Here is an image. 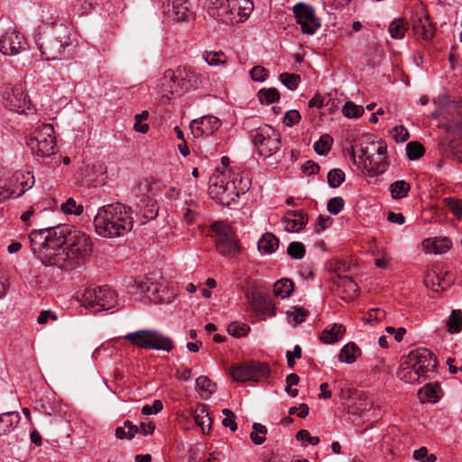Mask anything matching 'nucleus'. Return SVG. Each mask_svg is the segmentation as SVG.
Masks as SVG:
<instances>
[{"mask_svg": "<svg viewBox=\"0 0 462 462\" xmlns=\"http://www.w3.org/2000/svg\"><path fill=\"white\" fill-rule=\"evenodd\" d=\"M445 207L451 211L455 217L460 218L462 217V201L455 198L444 199Z\"/></svg>", "mask_w": 462, "mask_h": 462, "instance_id": "3c124183", "label": "nucleus"}, {"mask_svg": "<svg viewBox=\"0 0 462 462\" xmlns=\"http://www.w3.org/2000/svg\"><path fill=\"white\" fill-rule=\"evenodd\" d=\"M346 333V327L342 324L335 323L330 328L322 331L319 339L324 344H332L343 337Z\"/></svg>", "mask_w": 462, "mask_h": 462, "instance_id": "c756f323", "label": "nucleus"}, {"mask_svg": "<svg viewBox=\"0 0 462 462\" xmlns=\"http://www.w3.org/2000/svg\"><path fill=\"white\" fill-rule=\"evenodd\" d=\"M27 146L33 154L47 157L55 153L56 138L51 124L39 125L27 140Z\"/></svg>", "mask_w": 462, "mask_h": 462, "instance_id": "423d86ee", "label": "nucleus"}, {"mask_svg": "<svg viewBox=\"0 0 462 462\" xmlns=\"http://www.w3.org/2000/svg\"><path fill=\"white\" fill-rule=\"evenodd\" d=\"M296 439L298 440H306L309 444L311 445H318L319 443V438L310 436L307 430H300L298 431L296 434Z\"/></svg>", "mask_w": 462, "mask_h": 462, "instance_id": "680f3d73", "label": "nucleus"}, {"mask_svg": "<svg viewBox=\"0 0 462 462\" xmlns=\"http://www.w3.org/2000/svg\"><path fill=\"white\" fill-rule=\"evenodd\" d=\"M275 312V304L271 300L262 297V316L273 317Z\"/></svg>", "mask_w": 462, "mask_h": 462, "instance_id": "bf43d9fd", "label": "nucleus"}, {"mask_svg": "<svg viewBox=\"0 0 462 462\" xmlns=\"http://www.w3.org/2000/svg\"><path fill=\"white\" fill-rule=\"evenodd\" d=\"M359 160L373 175H380L387 169V146L383 143H368L360 147Z\"/></svg>", "mask_w": 462, "mask_h": 462, "instance_id": "39448f33", "label": "nucleus"}, {"mask_svg": "<svg viewBox=\"0 0 462 462\" xmlns=\"http://www.w3.org/2000/svg\"><path fill=\"white\" fill-rule=\"evenodd\" d=\"M60 210L65 215L80 216L84 211V207L74 198H69L60 205Z\"/></svg>", "mask_w": 462, "mask_h": 462, "instance_id": "e433bc0d", "label": "nucleus"}, {"mask_svg": "<svg viewBox=\"0 0 462 462\" xmlns=\"http://www.w3.org/2000/svg\"><path fill=\"white\" fill-rule=\"evenodd\" d=\"M246 310L251 312L252 321L260 319V288L256 282L248 281L245 287Z\"/></svg>", "mask_w": 462, "mask_h": 462, "instance_id": "a211bd4d", "label": "nucleus"}, {"mask_svg": "<svg viewBox=\"0 0 462 462\" xmlns=\"http://www.w3.org/2000/svg\"><path fill=\"white\" fill-rule=\"evenodd\" d=\"M362 354L360 347L354 342L345 345L339 354L338 360L341 363L353 364Z\"/></svg>", "mask_w": 462, "mask_h": 462, "instance_id": "2f4dec72", "label": "nucleus"}, {"mask_svg": "<svg viewBox=\"0 0 462 462\" xmlns=\"http://www.w3.org/2000/svg\"><path fill=\"white\" fill-rule=\"evenodd\" d=\"M411 365L407 358L403 357L397 371L398 378L407 383H414L421 376L415 367Z\"/></svg>", "mask_w": 462, "mask_h": 462, "instance_id": "cd10ccee", "label": "nucleus"}, {"mask_svg": "<svg viewBox=\"0 0 462 462\" xmlns=\"http://www.w3.org/2000/svg\"><path fill=\"white\" fill-rule=\"evenodd\" d=\"M133 289L134 290L133 293L138 298L148 299L149 300H155V294L159 291L158 284L150 278L135 281V285Z\"/></svg>", "mask_w": 462, "mask_h": 462, "instance_id": "5701e85b", "label": "nucleus"}, {"mask_svg": "<svg viewBox=\"0 0 462 462\" xmlns=\"http://www.w3.org/2000/svg\"><path fill=\"white\" fill-rule=\"evenodd\" d=\"M412 30L417 36L425 41L431 39L435 32L434 26L423 10L412 18Z\"/></svg>", "mask_w": 462, "mask_h": 462, "instance_id": "aec40b11", "label": "nucleus"}, {"mask_svg": "<svg viewBox=\"0 0 462 462\" xmlns=\"http://www.w3.org/2000/svg\"><path fill=\"white\" fill-rule=\"evenodd\" d=\"M301 116L296 109L290 110L285 113L283 117V123L287 126H293L300 123Z\"/></svg>", "mask_w": 462, "mask_h": 462, "instance_id": "4d7b16f0", "label": "nucleus"}, {"mask_svg": "<svg viewBox=\"0 0 462 462\" xmlns=\"http://www.w3.org/2000/svg\"><path fill=\"white\" fill-rule=\"evenodd\" d=\"M162 12L174 22H182L192 16L189 0H158Z\"/></svg>", "mask_w": 462, "mask_h": 462, "instance_id": "f8f14e48", "label": "nucleus"}, {"mask_svg": "<svg viewBox=\"0 0 462 462\" xmlns=\"http://www.w3.org/2000/svg\"><path fill=\"white\" fill-rule=\"evenodd\" d=\"M439 390V384L428 383L420 391V393L424 394L427 401L435 402L439 399L438 393Z\"/></svg>", "mask_w": 462, "mask_h": 462, "instance_id": "603ef678", "label": "nucleus"}, {"mask_svg": "<svg viewBox=\"0 0 462 462\" xmlns=\"http://www.w3.org/2000/svg\"><path fill=\"white\" fill-rule=\"evenodd\" d=\"M424 147L418 142H411L406 146V153L410 160H417L424 154Z\"/></svg>", "mask_w": 462, "mask_h": 462, "instance_id": "09e8293b", "label": "nucleus"}, {"mask_svg": "<svg viewBox=\"0 0 462 462\" xmlns=\"http://www.w3.org/2000/svg\"><path fill=\"white\" fill-rule=\"evenodd\" d=\"M70 46L69 39L64 42L51 40L40 46L42 57L46 60H57L65 55L67 48Z\"/></svg>", "mask_w": 462, "mask_h": 462, "instance_id": "6ab92c4d", "label": "nucleus"}, {"mask_svg": "<svg viewBox=\"0 0 462 462\" xmlns=\"http://www.w3.org/2000/svg\"><path fill=\"white\" fill-rule=\"evenodd\" d=\"M408 30V23L402 18L393 20L389 25V33L393 39H402Z\"/></svg>", "mask_w": 462, "mask_h": 462, "instance_id": "4c0bfd02", "label": "nucleus"}, {"mask_svg": "<svg viewBox=\"0 0 462 462\" xmlns=\"http://www.w3.org/2000/svg\"><path fill=\"white\" fill-rule=\"evenodd\" d=\"M305 253V247L300 242H291L287 248V254L293 259H302Z\"/></svg>", "mask_w": 462, "mask_h": 462, "instance_id": "864d4df0", "label": "nucleus"}, {"mask_svg": "<svg viewBox=\"0 0 462 462\" xmlns=\"http://www.w3.org/2000/svg\"><path fill=\"white\" fill-rule=\"evenodd\" d=\"M293 14L303 33L312 35L320 27L319 20L311 6L298 3L293 6Z\"/></svg>", "mask_w": 462, "mask_h": 462, "instance_id": "9d476101", "label": "nucleus"}, {"mask_svg": "<svg viewBox=\"0 0 462 462\" xmlns=\"http://www.w3.org/2000/svg\"><path fill=\"white\" fill-rule=\"evenodd\" d=\"M57 316L51 310H42L37 317V322L39 324H47L49 319L57 320Z\"/></svg>", "mask_w": 462, "mask_h": 462, "instance_id": "338daca9", "label": "nucleus"}, {"mask_svg": "<svg viewBox=\"0 0 462 462\" xmlns=\"http://www.w3.org/2000/svg\"><path fill=\"white\" fill-rule=\"evenodd\" d=\"M226 330L230 336L240 338L248 334L250 331V327L245 323L234 321L227 326Z\"/></svg>", "mask_w": 462, "mask_h": 462, "instance_id": "37998d69", "label": "nucleus"}, {"mask_svg": "<svg viewBox=\"0 0 462 462\" xmlns=\"http://www.w3.org/2000/svg\"><path fill=\"white\" fill-rule=\"evenodd\" d=\"M31 250L46 266L68 270L92 251L89 236L68 225L34 229L29 236Z\"/></svg>", "mask_w": 462, "mask_h": 462, "instance_id": "f257e3e1", "label": "nucleus"}, {"mask_svg": "<svg viewBox=\"0 0 462 462\" xmlns=\"http://www.w3.org/2000/svg\"><path fill=\"white\" fill-rule=\"evenodd\" d=\"M82 301L86 307L97 308V311H101L115 307L117 297L107 286L89 287L82 294Z\"/></svg>", "mask_w": 462, "mask_h": 462, "instance_id": "6e6552de", "label": "nucleus"}, {"mask_svg": "<svg viewBox=\"0 0 462 462\" xmlns=\"http://www.w3.org/2000/svg\"><path fill=\"white\" fill-rule=\"evenodd\" d=\"M284 228L288 232H299L307 224L306 215L302 211L290 210L283 220Z\"/></svg>", "mask_w": 462, "mask_h": 462, "instance_id": "393cba45", "label": "nucleus"}, {"mask_svg": "<svg viewBox=\"0 0 462 462\" xmlns=\"http://www.w3.org/2000/svg\"><path fill=\"white\" fill-rule=\"evenodd\" d=\"M337 293L345 300H351L358 293V285L348 276L338 277Z\"/></svg>", "mask_w": 462, "mask_h": 462, "instance_id": "a878e982", "label": "nucleus"}, {"mask_svg": "<svg viewBox=\"0 0 462 462\" xmlns=\"http://www.w3.org/2000/svg\"><path fill=\"white\" fill-rule=\"evenodd\" d=\"M230 376L238 382L254 381L260 379V368L254 361L245 362L229 369Z\"/></svg>", "mask_w": 462, "mask_h": 462, "instance_id": "f3484780", "label": "nucleus"}, {"mask_svg": "<svg viewBox=\"0 0 462 462\" xmlns=\"http://www.w3.org/2000/svg\"><path fill=\"white\" fill-rule=\"evenodd\" d=\"M448 129L462 140V110H459L449 123Z\"/></svg>", "mask_w": 462, "mask_h": 462, "instance_id": "5fc2aeb1", "label": "nucleus"}, {"mask_svg": "<svg viewBox=\"0 0 462 462\" xmlns=\"http://www.w3.org/2000/svg\"><path fill=\"white\" fill-rule=\"evenodd\" d=\"M345 180V173L340 169H333L328 173V183L331 188L339 187Z\"/></svg>", "mask_w": 462, "mask_h": 462, "instance_id": "8fccbe9b", "label": "nucleus"}, {"mask_svg": "<svg viewBox=\"0 0 462 462\" xmlns=\"http://www.w3.org/2000/svg\"><path fill=\"white\" fill-rule=\"evenodd\" d=\"M280 79L281 82L284 86H286L290 90H295L298 88L299 83L300 82V75L294 73H282L280 75Z\"/></svg>", "mask_w": 462, "mask_h": 462, "instance_id": "de8ad7c7", "label": "nucleus"}, {"mask_svg": "<svg viewBox=\"0 0 462 462\" xmlns=\"http://www.w3.org/2000/svg\"><path fill=\"white\" fill-rule=\"evenodd\" d=\"M210 228L217 252L226 256L235 255L239 247L232 227L225 221H216Z\"/></svg>", "mask_w": 462, "mask_h": 462, "instance_id": "0eeeda50", "label": "nucleus"}, {"mask_svg": "<svg viewBox=\"0 0 462 462\" xmlns=\"http://www.w3.org/2000/svg\"><path fill=\"white\" fill-rule=\"evenodd\" d=\"M422 246L426 253L441 254L450 250L452 241L447 236L430 237L423 240Z\"/></svg>", "mask_w": 462, "mask_h": 462, "instance_id": "4be33fe9", "label": "nucleus"}, {"mask_svg": "<svg viewBox=\"0 0 462 462\" xmlns=\"http://www.w3.org/2000/svg\"><path fill=\"white\" fill-rule=\"evenodd\" d=\"M137 432V426L126 420L123 426L116 429V437L119 439H132Z\"/></svg>", "mask_w": 462, "mask_h": 462, "instance_id": "a19ab883", "label": "nucleus"}, {"mask_svg": "<svg viewBox=\"0 0 462 462\" xmlns=\"http://www.w3.org/2000/svg\"><path fill=\"white\" fill-rule=\"evenodd\" d=\"M193 420L203 434H209L213 419L209 414V408L206 404H197L191 409Z\"/></svg>", "mask_w": 462, "mask_h": 462, "instance_id": "412c9836", "label": "nucleus"}, {"mask_svg": "<svg viewBox=\"0 0 462 462\" xmlns=\"http://www.w3.org/2000/svg\"><path fill=\"white\" fill-rule=\"evenodd\" d=\"M366 316L367 322H370L372 320H381L385 317V312L384 310L378 308L371 309L370 310H368Z\"/></svg>", "mask_w": 462, "mask_h": 462, "instance_id": "69168bd1", "label": "nucleus"}, {"mask_svg": "<svg viewBox=\"0 0 462 462\" xmlns=\"http://www.w3.org/2000/svg\"><path fill=\"white\" fill-rule=\"evenodd\" d=\"M281 147L279 134L273 131V136L263 137L262 134V157H269L276 153Z\"/></svg>", "mask_w": 462, "mask_h": 462, "instance_id": "473e14b6", "label": "nucleus"}, {"mask_svg": "<svg viewBox=\"0 0 462 462\" xmlns=\"http://www.w3.org/2000/svg\"><path fill=\"white\" fill-rule=\"evenodd\" d=\"M20 420L21 417L17 411H8L0 414V437L13 432Z\"/></svg>", "mask_w": 462, "mask_h": 462, "instance_id": "bb28decb", "label": "nucleus"}, {"mask_svg": "<svg viewBox=\"0 0 462 462\" xmlns=\"http://www.w3.org/2000/svg\"><path fill=\"white\" fill-rule=\"evenodd\" d=\"M196 389L200 396L204 399L209 398L216 391V384L204 375L196 379Z\"/></svg>", "mask_w": 462, "mask_h": 462, "instance_id": "72a5a7b5", "label": "nucleus"}, {"mask_svg": "<svg viewBox=\"0 0 462 462\" xmlns=\"http://www.w3.org/2000/svg\"><path fill=\"white\" fill-rule=\"evenodd\" d=\"M230 7L231 0H207L205 4L208 15L225 24L234 21V13L230 12Z\"/></svg>", "mask_w": 462, "mask_h": 462, "instance_id": "4468645a", "label": "nucleus"}, {"mask_svg": "<svg viewBox=\"0 0 462 462\" xmlns=\"http://www.w3.org/2000/svg\"><path fill=\"white\" fill-rule=\"evenodd\" d=\"M405 357L421 376H426L429 372H433L437 364L433 354L426 348L412 350Z\"/></svg>", "mask_w": 462, "mask_h": 462, "instance_id": "9b49d317", "label": "nucleus"}, {"mask_svg": "<svg viewBox=\"0 0 462 462\" xmlns=\"http://www.w3.org/2000/svg\"><path fill=\"white\" fill-rule=\"evenodd\" d=\"M294 289V283L291 280L283 278L278 280L273 284V293L276 296L281 297L282 299L288 298L291 296Z\"/></svg>", "mask_w": 462, "mask_h": 462, "instance_id": "f704fd0d", "label": "nucleus"}, {"mask_svg": "<svg viewBox=\"0 0 462 462\" xmlns=\"http://www.w3.org/2000/svg\"><path fill=\"white\" fill-rule=\"evenodd\" d=\"M23 180L20 182L22 190L15 195L16 198L21 197L27 189H31L34 183L33 176H32L30 172H27L26 175L23 174Z\"/></svg>", "mask_w": 462, "mask_h": 462, "instance_id": "e2e57ef3", "label": "nucleus"}, {"mask_svg": "<svg viewBox=\"0 0 462 462\" xmlns=\"http://www.w3.org/2000/svg\"><path fill=\"white\" fill-rule=\"evenodd\" d=\"M308 311L298 306L292 307L287 311V319L290 324L298 325L306 319Z\"/></svg>", "mask_w": 462, "mask_h": 462, "instance_id": "79ce46f5", "label": "nucleus"}, {"mask_svg": "<svg viewBox=\"0 0 462 462\" xmlns=\"http://www.w3.org/2000/svg\"><path fill=\"white\" fill-rule=\"evenodd\" d=\"M133 213L131 207L119 202L99 208L94 218L97 234L107 238L125 236L133 229Z\"/></svg>", "mask_w": 462, "mask_h": 462, "instance_id": "f03ea898", "label": "nucleus"}, {"mask_svg": "<svg viewBox=\"0 0 462 462\" xmlns=\"http://www.w3.org/2000/svg\"><path fill=\"white\" fill-rule=\"evenodd\" d=\"M449 147L452 150L453 155L462 162V140L460 141H451L449 143Z\"/></svg>", "mask_w": 462, "mask_h": 462, "instance_id": "774afa93", "label": "nucleus"}, {"mask_svg": "<svg viewBox=\"0 0 462 462\" xmlns=\"http://www.w3.org/2000/svg\"><path fill=\"white\" fill-rule=\"evenodd\" d=\"M280 240L273 233L266 232L262 235V252L267 254L274 253L279 247Z\"/></svg>", "mask_w": 462, "mask_h": 462, "instance_id": "c9c22d12", "label": "nucleus"}, {"mask_svg": "<svg viewBox=\"0 0 462 462\" xmlns=\"http://www.w3.org/2000/svg\"><path fill=\"white\" fill-rule=\"evenodd\" d=\"M221 125L220 120L214 116H203L190 122V132L195 138L213 134Z\"/></svg>", "mask_w": 462, "mask_h": 462, "instance_id": "2eb2a0df", "label": "nucleus"}, {"mask_svg": "<svg viewBox=\"0 0 462 462\" xmlns=\"http://www.w3.org/2000/svg\"><path fill=\"white\" fill-rule=\"evenodd\" d=\"M199 75L186 67L168 69L160 80V93L167 99L175 98L198 88Z\"/></svg>", "mask_w": 462, "mask_h": 462, "instance_id": "7ed1b4c3", "label": "nucleus"}, {"mask_svg": "<svg viewBox=\"0 0 462 462\" xmlns=\"http://www.w3.org/2000/svg\"><path fill=\"white\" fill-rule=\"evenodd\" d=\"M253 10L254 5L251 0H231L230 12L234 13V21L230 24L244 22Z\"/></svg>", "mask_w": 462, "mask_h": 462, "instance_id": "b1692460", "label": "nucleus"}, {"mask_svg": "<svg viewBox=\"0 0 462 462\" xmlns=\"http://www.w3.org/2000/svg\"><path fill=\"white\" fill-rule=\"evenodd\" d=\"M450 333L459 332L462 328V314L459 310H453L447 323Z\"/></svg>", "mask_w": 462, "mask_h": 462, "instance_id": "49530a36", "label": "nucleus"}, {"mask_svg": "<svg viewBox=\"0 0 462 462\" xmlns=\"http://www.w3.org/2000/svg\"><path fill=\"white\" fill-rule=\"evenodd\" d=\"M25 45L24 37L16 30L7 32L0 38V51L5 55H17Z\"/></svg>", "mask_w": 462, "mask_h": 462, "instance_id": "dca6fc26", "label": "nucleus"}, {"mask_svg": "<svg viewBox=\"0 0 462 462\" xmlns=\"http://www.w3.org/2000/svg\"><path fill=\"white\" fill-rule=\"evenodd\" d=\"M202 58L207 62V64L209 66H219V65L226 64V56L221 51H205L202 53Z\"/></svg>", "mask_w": 462, "mask_h": 462, "instance_id": "ea45409f", "label": "nucleus"}, {"mask_svg": "<svg viewBox=\"0 0 462 462\" xmlns=\"http://www.w3.org/2000/svg\"><path fill=\"white\" fill-rule=\"evenodd\" d=\"M242 182L238 175L231 173L229 171L215 175L211 179L209 186V194L224 206H231L237 202L239 195L245 193V188H237L236 182Z\"/></svg>", "mask_w": 462, "mask_h": 462, "instance_id": "20e7f679", "label": "nucleus"}, {"mask_svg": "<svg viewBox=\"0 0 462 462\" xmlns=\"http://www.w3.org/2000/svg\"><path fill=\"white\" fill-rule=\"evenodd\" d=\"M183 212V221L189 226L195 221L197 211L194 206H187Z\"/></svg>", "mask_w": 462, "mask_h": 462, "instance_id": "0e129e2a", "label": "nucleus"}, {"mask_svg": "<svg viewBox=\"0 0 462 462\" xmlns=\"http://www.w3.org/2000/svg\"><path fill=\"white\" fill-rule=\"evenodd\" d=\"M332 138L328 134H323L320 138L314 143V150L319 155L327 154L332 145Z\"/></svg>", "mask_w": 462, "mask_h": 462, "instance_id": "a18cd8bd", "label": "nucleus"}, {"mask_svg": "<svg viewBox=\"0 0 462 462\" xmlns=\"http://www.w3.org/2000/svg\"><path fill=\"white\" fill-rule=\"evenodd\" d=\"M411 185L405 180H396L390 185V191L393 199H401L408 195Z\"/></svg>", "mask_w": 462, "mask_h": 462, "instance_id": "58836bf2", "label": "nucleus"}, {"mask_svg": "<svg viewBox=\"0 0 462 462\" xmlns=\"http://www.w3.org/2000/svg\"><path fill=\"white\" fill-rule=\"evenodd\" d=\"M151 332L149 329L137 330L126 334L124 338L139 348L150 349Z\"/></svg>", "mask_w": 462, "mask_h": 462, "instance_id": "c85d7f7f", "label": "nucleus"}, {"mask_svg": "<svg viewBox=\"0 0 462 462\" xmlns=\"http://www.w3.org/2000/svg\"><path fill=\"white\" fill-rule=\"evenodd\" d=\"M150 342V349L170 352L173 348L172 340L157 330H152Z\"/></svg>", "mask_w": 462, "mask_h": 462, "instance_id": "7c9ffc66", "label": "nucleus"}, {"mask_svg": "<svg viewBox=\"0 0 462 462\" xmlns=\"http://www.w3.org/2000/svg\"><path fill=\"white\" fill-rule=\"evenodd\" d=\"M150 189L148 181H143L139 184L138 190L143 195L139 202L135 203V215L136 217L142 216L143 219L140 220L141 224L148 220L153 219L157 216L158 208L155 201L150 197L146 196Z\"/></svg>", "mask_w": 462, "mask_h": 462, "instance_id": "ddd939ff", "label": "nucleus"}, {"mask_svg": "<svg viewBox=\"0 0 462 462\" xmlns=\"http://www.w3.org/2000/svg\"><path fill=\"white\" fill-rule=\"evenodd\" d=\"M262 95L267 103H274L280 99V93L275 88H262Z\"/></svg>", "mask_w": 462, "mask_h": 462, "instance_id": "13d9d810", "label": "nucleus"}, {"mask_svg": "<svg viewBox=\"0 0 462 462\" xmlns=\"http://www.w3.org/2000/svg\"><path fill=\"white\" fill-rule=\"evenodd\" d=\"M163 408L162 402L160 400H156L153 402L152 405H144L142 408V413L143 415H152L156 414L161 411Z\"/></svg>", "mask_w": 462, "mask_h": 462, "instance_id": "052dcab7", "label": "nucleus"}, {"mask_svg": "<svg viewBox=\"0 0 462 462\" xmlns=\"http://www.w3.org/2000/svg\"><path fill=\"white\" fill-rule=\"evenodd\" d=\"M342 114L347 118H357L364 114V107L347 101L342 107Z\"/></svg>", "mask_w": 462, "mask_h": 462, "instance_id": "c03bdc74", "label": "nucleus"}, {"mask_svg": "<svg viewBox=\"0 0 462 462\" xmlns=\"http://www.w3.org/2000/svg\"><path fill=\"white\" fill-rule=\"evenodd\" d=\"M345 206V201L341 197H334L330 199L327 205L328 211L332 215L340 213Z\"/></svg>", "mask_w": 462, "mask_h": 462, "instance_id": "6e6d98bb", "label": "nucleus"}, {"mask_svg": "<svg viewBox=\"0 0 462 462\" xmlns=\"http://www.w3.org/2000/svg\"><path fill=\"white\" fill-rule=\"evenodd\" d=\"M3 102L6 108L18 114H25L32 107V102L26 94L23 84L7 87L2 94Z\"/></svg>", "mask_w": 462, "mask_h": 462, "instance_id": "1a4fd4ad", "label": "nucleus"}]
</instances>
